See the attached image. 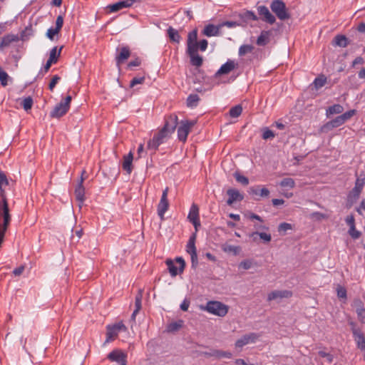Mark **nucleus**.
<instances>
[{"label":"nucleus","mask_w":365,"mask_h":365,"mask_svg":"<svg viewBox=\"0 0 365 365\" xmlns=\"http://www.w3.org/2000/svg\"><path fill=\"white\" fill-rule=\"evenodd\" d=\"M178 124V118L175 114H171L166 117L164 126L148 142V148L155 151L161 144L170 137Z\"/></svg>","instance_id":"f257e3e1"},{"label":"nucleus","mask_w":365,"mask_h":365,"mask_svg":"<svg viewBox=\"0 0 365 365\" xmlns=\"http://www.w3.org/2000/svg\"><path fill=\"white\" fill-rule=\"evenodd\" d=\"M205 310L218 317H224L227 314L228 307L218 301H210L207 302Z\"/></svg>","instance_id":"f03ea898"},{"label":"nucleus","mask_w":365,"mask_h":365,"mask_svg":"<svg viewBox=\"0 0 365 365\" xmlns=\"http://www.w3.org/2000/svg\"><path fill=\"white\" fill-rule=\"evenodd\" d=\"M270 8L279 20L284 21L290 18V14L287 11L286 5L283 1H272L270 4Z\"/></svg>","instance_id":"7ed1b4c3"},{"label":"nucleus","mask_w":365,"mask_h":365,"mask_svg":"<svg viewBox=\"0 0 365 365\" xmlns=\"http://www.w3.org/2000/svg\"><path fill=\"white\" fill-rule=\"evenodd\" d=\"M166 264L170 275L172 277H175L178 274L183 272L185 267V262L182 257H178L175 258V262L172 259H167Z\"/></svg>","instance_id":"20e7f679"},{"label":"nucleus","mask_w":365,"mask_h":365,"mask_svg":"<svg viewBox=\"0 0 365 365\" xmlns=\"http://www.w3.org/2000/svg\"><path fill=\"white\" fill-rule=\"evenodd\" d=\"M365 185V176L364 178H357L354 188L349 192L347 196V202L351 205L359 197L363 187Z\"/></svg>","instance_id":"39448f33"},{"label":"nucleus","mask_w":365,"mask_h":365,"mask_svg":"<svg viewBox=\"0 0 365 365\" xmlns=\"http://www.w3.org/2000/svg\"><path fill=\"white\" fill-rule=\"evenodd\" d=\"M195 120H182L178 128V138L180 141L185 143L191 128L195 125Z\"/></svg>","instance_id":"423d86ee"},{"label":"nucleus","mask_w":365,"mask_h":365,"mask_svg":"<svg viewBox=\"0 0 365 365\" xmlns=\"http://www.w3.org/2000/svg\"><path fill=\"white\" fill-rule=\"evenodd\" d=\"M196 235L192 234L187 243L186 252L190 255L191 266L195 268L198 264L197 249L195 247Z\"/></svg>","instance_id":"0eeeda50"},{"label":"nucleus","mask_w":365,"mask_h":365,"mask_svg":"<svg viewBox=\"0 0 365 365\" xmlns=\"http://www.w3.org/2000/svg\"><path fill=\"white\" fill-rule=\"evenodd\" d=\"M168 187H165L163 190L160 200L158 205V215L161 220H163L164 215L169 207V202L168 200Z\"/></svg>","instance_id":"6e6552de"},{"label":"nucleus","mask_w":365,"mask_h":365,"mask_svg":"<svg viewBox=\"0 0 365 365\" xmlns=\"http://www.w3.org/2000/svg\"><path fill=\"white\" fill-rule=\"evenodd\" d=\"M62 50V47H61L58 50L57 46L53 47L50 51L49 58L47 60L46 63L45 64L43 69L41 70L39 73H42L43 72L46 73L51 68L53 63H56L58 61V57L61 55V52Z\"/></svg>","instance_id":"1a4fd4ad"},{"label":"nucleus","mask_w":365,"mask_h":365,"mask_svg":"<svg viewBox=\"0 0 365 365\" xmlns=\"http://www.w3.org/2000/svg\"><path fill=\"white\" fill-rule=\"evenodd\" d=\"M240 26H245L250 21H257V16L253 11H245L237 14Z\"/></svg>","instance_id":"9d476101"},{"label":"nucleus","mask_w":365,"mask_h":365,"mask_svg":"<svg viewBox=\"0 0 365 365\" xmlns=\"http://www.w3.org/2000/svg\"><path fill=\"white\" fill-rule=\"evenodd\" d=\"M257 12L262 21L269 24H273L275 22V16L269 11L267 6L264 5L259 6L257 7Z\"/></svg>","instance_id":"9b49d317"},{"label":"nucleus","mask_w":365,"mask_h":365,"mask_svg":"<svg viewBox=\"0 0 365 365\" xmlns=\"http://www.w3.org/2000/svg\"><path fill=\"white\" fill-rule=\"evenodd\" d=\"M130 56V51L128 46H121L117 48V54L115 56L116 65L119 68Z\"/></svg>","instance_id":"f8f14e48"},{"label":"nucleus","mask_w":365,"mask_h":365,"mask_svg":"<svg viewBox=\"0 0 365 365\" xmlns=\"http://www.w3.org/2000/svg\"><path fill=\"white\" fill-rule=\"evenodd\" d=\"M187 218L195 227V230L197 231L198 227L200 226V221L199 218V208L196 204L192 205L187 215Z\"/></svg>","instance_id":"ddd939ff"},{"label":"nucleus","mask_w":365,"mask_h":365,"mask_svg":"<svg viewBox=\"0 0 365 365\" xmlns=\"http://www.w3.org/2000/svg\"><path fill=\"white\" fill-rule=\"evenodd\" d=\"M85 173V171H83L81 173V179L75 188V196L76 198V200L79 202V206L81 207V205L83 203L85 200V188L83 187V180L84 178L83 177V174Z\"/></svg>","instance_id":"4468645a"},{"label":"nucleus","mask_w":365,"mask_h":365,"mask_svg":"<svg viewBox=\"0 0 365 365\" xmlns=\"http://www.w3.org/2000/svg\"><path fill=\"white\" fill-rule=\"evenodd\" d=\"M344 123L343 120L341 119V116L338 115L333 120H329L327 123H326L324 125H323L321 127L320 130L322 133H329V131H331V130H333L334 128H338V127L342 125Z\"/></svg>","instance_id":"2eb2a0df"},{"label":"nucleus","mask_w":365,"mask_h":365,"mask_svg":"<svg viewBox=\"0 0 365 365\" xmlns=\"http://www.w3.org/2000/svg\"><path fill=\"white\" fill-rule=\"evenodd\" d=\"M237 67V63H236L233 60L229 59L226 63L221 66L219 70L215 73V76L217 77L221 75L228 74Z\"/></svg>","instance_id":"dca6fc26"},{"label":"nucleus","mask_w":365,"mask_h":365,"mask_svg":"<svg viewBox=\"0 0 365 365\" xmlns=\"http://www.w3.org/2000/svg\"><path fill=\"white\" fill-rule=\"evenodd\" d=\"M258 338V336L255 333H250L242 336L240 339H237L235 342V346L237 348H242L249 343H253Z\"/></svg>","instance_id":"f3484780"},{"label":"nucleus","mask_w":365,"mask_h":365,"mask_svg":"<svg viewBox=\"0 0 365 365\" xmlns=\"http://www.w3.org/2000/svg\"><path fill=\"white\" fill-rule=\"evenodd\" d=\"M292 296V292L289 290H274L271 292L267 295V301L271 302L272 300L289 298Z\"/></svg>","instance_id":"a211bd4d"},{"label":"nucleus","mask_w":365,"mask_h":365,"mask_svg":"<svg viewBox=\"0 0 365 365\" xmlns=\"http://www.w3.org/2000/svg\"><path fill=\"white\" fill-rule=\"evenodd\" d=\"M63 25V18L59 15L56 20V28L51 27L47 30L46 36L50 40H53L54 36L57 34Z\"/></svg>","instance_id":"6ab92c4d"},{"label":"nucleus","mask_w":365,"mask_h":365,"mask_svg":"<svg viewBox=\"0 0 365 365\" xmlns=\"http://www.w3.org/2000/svg\"><path fill=\"white\" fill-rule=\"evenodd\" d=\"M19 41V38L16 34H9L5 35L1 38L0 42V51H3L5 48L10 46L12 43L18 42Z\"/></svg>","instance_id":"aec40b11"},{"label":"nucleus","mask_w":365,"mask_h":365,"mask_svg":"<svg viewBox=\"0 0 365 365\" xmlns=\"http://www.w3.org/2000/svg\"><path fill=\"white\" fill-rule=\"evenodd\" d=\"M134 2L135 0H123L109 5L108 9L110 12H117L120 10H122L123 9L131 6Z\"/></svg>","instance_id":"412c9836"},{"label":"nucleus","mask_w":365,"mask_h":365,"mask_svg":"<svg viewBox=\"0 0 365 365\" xmlns=\"http://www.w3.org/2000/svg\"><path fill=\"white\" fill-rule=\"evenodd\" d=\"M197 30L194 29L188 33L187 40V50H190L191 52L194 49L197 48Z\"/></svg>","instance_id":"4be33fe9"},{"label":"nucleus","mask_w":365,"mask_h":365,"mask_svg":"<svg viewBox=\"0 0 365 365\" xmlns=\"http://www.w3.org/2000/svg\"><path fill=\"white\" fill-rule=\"evenodd\" d=\"M68 108H66L64 105L59 103L56 105L50 113V117L52 118H59L68 111Z\"/></svg>","instance_id":"5701e85b"},{"label":"nucleus","mask_w":365,"mask_h":365,"mask_svg":"<svg viewBox=\"0 0 365 365\" xmlns=\"http://www.w3.org/2000/svg\"><path fill=\"white\" fill-rule=\"evenodd\" d=\"M227 194L229 196L227 200L228 205H232L236 201H242L244 198L243 195L236 189L230 188L227 190Z\"/></svg>","instance_id":"b1692460"},{"label":"nucleus","mask_w":365,"mask_h":365,"mask_svg":"<svg viewBox=\"0 0 365 365\" xmlns=\"http://www.w3.org/2000/svg\"><path fill=\"white\" fill-rule=\"evenodd\" d=\"M126 358L127 355L119 349H115L108 355V359L109 360L118 363L126 361Z\"/></svg>","instance_id":"393cba45"},{"label":"nucleus","mask_w":365,"mask_h":365,"mask_svg":"<svg viewBox=\"0 0 365 365\" xmlns=\"http://www.w3.org/2000/svg\"><path fill=\"white\" fill-rule=\"evenodd\" d=\"M187 53L190 58V63L192 66L200 67L202 65V57L197 53V48L194 49L192 52L190 50H187Z\"/></svg>","instance_id":"a878e982"},{"label":"nucleus","mask_w":365,"mask_h":365,"mask_svg":"<svg viewBox=\"0 0 365 365\" xmlns=\"http://www.w3.org/2000/svg\"><path fill=\"white\" fill-rule=\"evenodd\" d=\"M353 336L355 341L357 344L358 348L361 350H365V337L364 334L357 329H352Z\"/></svg>","instance_id":"bb28decb"},{"label":"nucleus","mask_w":365,"mask_h":365,"mask_svg":"<svg viewBox=\"0 0 365 365\" xmlns=\"http://www.w3.org/2000/svg\"><path fill=\"white\" fill-rule=\"evenodd\" d=\"M133 160V155L131 151L128 155H125L123 156L122 168L128 175H130L133 170V165H132Z\"/></svg>","instance_id":"cd10ccee"},{"label":"nucleus","mask_w":365,"mask_h":365,"mask_svg":"<svg viewBox=\"0 0 365 365\" xmlns=\"http://www.w3.org/2000/svg\"><path fill=\"white\" fill-rule=\"evenodd\" d=\"M248 192L252 195H257L262 197H267L269 195V190L266 187L259 188V186L250 187Z\"/></svg>","instance_id":"c85d7f7f"},{"label":"nucleus","mask_w":365,"mask_h":365,"mask_svg":"<svg viewBox=\"0 0 365 365\" xmlns=\"http://www.w3.org/2000/svg\"><path fill=\"white\" fill-rule=\"evenodd\" d=\"M220 29V24L217 26L213 24H208L204 28L202 34L208 37L215 36L219 34Z\"/></svg>","instance_id":"c756f323"},{"label":"nucleus","mask_w":365,"mask_h":365,"mask_svg":"<svg viewBox=\"0 0 365 365\" xmlns=\"http://www.w3.org/2000/svg\"><path fill=\"white\" fill-rule=\"evenodd\" d=\"M349 43V39L344 35H336L332 41V44L336 46H339L341 48L346 47Z\"/></svg>","instance_id":"7c9ffc66"},{"label":"nucleus","mask_w":365,"mask_h":365,"mask_svg":"<svg viewBox=\"0 0 365 365\" xmlns=\"http://www.w3.org/2000/svg\"><path fill=\"white\" fill-rule=\"evenodd\" d=\"M167 34L170 41L179 43L181 40V36L179 34L178 30L175 29L172 26H169L167 30Z\"/></svg>","instance_id":"2f4dec72"},{"label":"nucleus","mask_w":365,"mask_h":365,"mask_svg":"<svg viewBox=\"0 0 365 365\" xmlns=\"http://www.w3.org/2000/svg\"><path fill=\"white\" fill-rule=\"evenodd\" d=\"M205 355L209 356H215L217 358L225 357V358H227V359H231L232 356V354L231 352L221 351V350H213L211 352H205Z\"/></svg>","instance_id":"473e14b6"},{"label":"nucleus","mask_w":365,"mask_h":365,"mask_svg":"<svg viewBox=\"0 0 365 365\" xmlns=\"http://www.w3.org/2000/svg\"><path fill=\"white\" fill-rule=\"evenodd\" d=\"M344 111V107L340 104H334L331 106H329L326 110L327 117L329 118V115L334 114H341Z\"/></svg>","instance_id":"72a5a7b5"},{"label":"nucleus","mask_w":365,"mask_h":365,"mask_svg":"<svg viewBox=\"0 0 365 365\" xmlns=\"http://www.w3.org/2000/svg\"><path fill=\"white\" fill-rule=\"evenodd\" d=\"M269 32L267 31H262L260 35L257 37L256 43L258 46H265L269 41Z\"/></svg>","instance_id":"f704fd0d"},{"label":"nucleus","mask_w":365,"mask_h":365,"mask_svg":"<svg viewBox=\"0 0 365 365\" xmlns=\"http://www.w3.org/2000/svg\"><path fill=\"white\" fill-rule=\"evenodd\" d=\"M200 97L197 94H190L187 98V106L189 108H195L197 106Z\"/></svg>","instance_id":"c9c22d12"},{"label":"nucleus","mask_w":365,"mask_h":365,"mask_svg":"<svg viewBox=\"0 0 365 365\" xmlns=\"http://www.w3.org/2000/svg\"><path fill=\"white\" fill-rule=\"evenodd\" d=\"M253 49V46L250 44H243L239 48L238 54L240 56H244L245 54L251 53Z\"/></svg>","instance_id":"e433bc0d"},{"label":"nucleus","mask_w":365,"mask_h":365,"mask_svg":"<svg viewBox=\"0 0 365 365\" xmlns=\"http://www.w3.org/2000/svg\"><path fill=\"white\" fill-rule=\"evenodd\" d=\"M182 323L183 322L182 320L170 323L167 327L168 331L174 332L178 331L182 327Z\"/></svg>","instance_id":"4c0bfd02"},{"label":"nucleus","mask_w":365,"mask_h":365,"mask_svg":"<svg viewBox=\"0 0 365 365\" xmlns=\"http://www.w3.org/2000/svg\"><path fill=\"white\" fill-rule=\"evenodd\" d=\"M241 248L239 246H234L231 245H225L223 247V251L225 252L232 253L234 255H237L240 252Z\"/></svg>","instance_id":"58836bf2"},{"label":"nucleus","mask_w":365,"mask_h":365,"mask_svg":"<svg viewBox=\"0 0 365 365\" xmlns=\"http://www.w3.org/2000/svg\"><path fill=\"white\" fill-rule=\"evenodd\" d=\"M242 112V107L241 105H236L235 106L231 108L229 111L230 115L232 118H237L239 117Z\"/></svg>","instance_id":"ea45409f"},{"label":"nucleus","mask_w":365,"mask_h":365,"mask_svg":"<svg viewBox=\"0 0 365 365\" xmlns=\"http://www.w3.org/2000/svg\"><path fill=\"white\" fill-rule=\"evenodd\" d=\"M279 185L282 187L293 188L295 186V182L291 178H286L281 180Z\"/></svg>","instance_id":"a19ab883"},{"label":"nucleus","mask_w":365,"mask_h":365,"mask_svg":"<svg viewBox=\"0 0 365 365\" xmlns=\"http://www.w3.org/2000/svg\"><path fill=\"white\" fill-rule=\"evenodd\" d=\"M326 82V77L324 76H320L314 79L313 83L316 89H319L325 85Z\"/></svg>","instance_id":"79ce46f5"},{"label":"nucleus","mask_w":365,"mask_h":365,"mask_svg":"<svg viewBox=\"0 0 365 365\" xmlns=\"http://www.w3.org/2000/svg\"><path fill=\"white\" fill-rule=\"evenodd\" d=\"M106 332V342L112 341L118 334L115 331L111 326H108Z\"/></svg>","instance_id":"37998d69"},{"label":"nucleus","mask_w":365,"mask_h":365,"mask_svg":"<svg viewBox=\"0 0 365 365\" xmlns=\"http://www.w3.org/2000/svg\"><path fill=\"white\" fill-rule=\"evenodd\" d=\"M356 110L351 109L340 115L344 123L351 119L354 115L356 114Z\"/></svg>","instance_id":"c03bdc74"},{"label":"nucleus","mask_w":365,"mask_h":365,"mask_svg":"<svg viewBox=\"0 0 365 365\" xmlns=\"http://www.w3.org/2000/svg\"><path fill=\"white\" fill-rule=\"evenodd\" d=\"M22 106H23L24 109L26 111H28L29 110H30L33 106L32 98L30 96L25 98L22 101Z\"/></svg>","instance_id":"a18cd8bd"},{"label":"nucleus","mask_w":365,"mask_h":365,"mask_svg":"<svg viewBox=\"0 0 365 365\" xmlns=\"http://www.w3.org/2000/svg\"><path fill=\"white\" fill-rule=\"evenodd\" d=\"M9 76L6 71H4L2 68L0 66V82L1 84L4 86L8 84V79Z\"/></svg>","instance_id":"49530a36"},{"label":"nucleus","mask_w":365,"mask_h":365,"mask_svg":"<svg viewBox=\"0 0 365 365\" xmlns=\"http://www.w3.org/2000/svg\"><path fill=\"white\" fill-rule=\"evenodd\" d=\"M255 235H259L260 239L264 240L265 242H269L272 240L270 234H267L265 232H254L252 233L251 236H254Z\"/></svg>","instance_id":"de8ad7c7"},{"label":"nucleus","mask_w":365,"mask_h":365,"mask_svg":"<svg viewBox=\"0 0 365 365\" xmlns=\"http://www.w3.org/2000/svg\"><path fill=\"white\" fill-rule=\"evenodd\" d=\"M348 233L349 235L351 236V237L354 240H357L359 239L361 235V232H359V230H357L356 229V227H351V229H349L348 230Z\"/></svg>","instance_id":"09e8293b"},{"label":"nucleus","mask_w":365,"mask_h":365,"mask_svg":"<svg viewBox=\"0 0 365 365\" xmlns=\"http://www.w3.org/2000/svg\"><path fill=\"white\" fill-rule=\"evenodd\" d=\"M235 178L238 182H240L244 185H247L249 183L248 178L244 175H240V173H236L235 174Z\"/></svg>","instance_id":"8fccbe9b"},{"label":"nucleus","mask_w":365,"mask_h":365,"mask_svg":"<svg viewBox=\"0 0 365 365\" xmlns=\"http://www.w3.org/2000/svg\"><path fill=\"white\" fill-rule=\"evenodd\" d=\"M274 137V133L272 130H271L268 128H265L263 130V133H262V138L263 139H264V140L272 139Z\"/></svg>","instance_id":"3c124183"},{"label":"nucleus","mask_w":365,"mask_h":365,"mask_svg":"<svg viewBox=\"0 0 365 365\" xmlns=\"http://www.w3.org/2000/svg\"><path fill=\"white\" fill-rule=\"evenodd\" d=\"M60 80H61L60 76H58V75L53 76L51 78V82L49 83L48 89L51 91H53L56 85L59 82Z\"/></svg>","instance_id":"603ef678"},{"label":"nucleus","mask_w":365,"mask_h":365,"mask_svg":"<svg viewBox=\"0 0 365 365\" xmlns=\"http://www.w3.org/2000/svg\"><path fill=\"white\" fill-rule=\"evenodd\" d=\"M207 45L208 42L206 39L200 40L197 43V51H198V50H200L201 51H206Z\"/></svg>","instance_id":"864d4df0"},{"label":"nucleus","mask_w":365,"mask_h":365,"mask_svg":"<svg viewBox=\"0 0 365 365\" xmlns=\"http://www.w3.org/2000/svg\"><path fill=\"white\" fill-rule=\"evenodd\" d=\"M227 26L228 28H234L240 26L237 21H226L220 24V27Z\"/></svg>","instance_id":"5fc2aeb1"},{"label":"nucleus","mask_w":365,"mask_h":365,"mask_svg":"<svg viewBox=\"0 0 365 365\" xmlns=\"http://www.w3.org/2000/svg\"><path fill=\"white\" fill-rule=\"evenodd\" d=\"M336 292H337V297L339 299H346V289L344 287L338 286V287L336 289Z\"/></svg>","instance_id":"6e6d98bb"},{"label":"nucleus","mask_w":365,"mask_h":365,"mask_svg":"<svg viewBox=\"0 0 365 365\" xmlns=\"http://www.w3.org/2000/svg\"><path fill=\"white\" fill-rule=\"evenodd\" d=\"M145 81V77H135L130 82V87L133 88L137 84H142Z\"/></svg>","instance_id":"4d7b16f0"},{"label":"nucleus","mask_w":365,"mask_h":365,"mask_svg":"<svg viewBox=\"0 0 365 365\" xmlns=\"http://www.w3.org/2000/svg\"><path fill=\"white\" fill-rule=\"evenodd\" d=\"M311 218L317 220H322L323 219L327 218V215L325 214H323L319 212H314L310 215Z\"/></svg>","instance_id":"13d9d810"},{"label":"nucleus","mask_w":365,"mask_h":365,"mask_svg":"<svg viewBox=\"0 0 365 365\" xmlns=\"http://www.w3.org/2000/svg\"><path fill=\"white\" fill-rule=\"evenodd\" d=\"M345 222H346V225L349 227V229H351V227H356L355 219H354V217L353 215H348L345 218Z\"/></svg>","instance_id":"bf43d9fd"},{"label":"nucleus","mask_w":365,"mask_h":365,"mask_svg":"<svg viewBox=\"0 0 365 365\" xmlns=\"http://www.w3.org/2000/svg\"><path fill=\"white\" fill-rule=\"evenodd\" d=\"M252 262L250 259L243 260L240 263L239 267L244 269H249L252 267Z\"/></svg>","instance_id":"052dcab7"},{"label":"nucleus","mask_w":365,"mask_h":365,"mask_svg":"<svg viewBox=\"0 0 365 365\" xmlns=\"http://www.w3.org/2000/svg\"><path fill=\"white\" fill-rule=\"evenodd\" d=\"M142 295L141 294H138L135 299V309L136 312H139L141 309Z\"/></svg>","instance_id":"680f3d73"},{"label":"nucleus","mask_w":365,"mask_h":365,"mask_svg":"<svg viewBox=\"0 0 365 365\" xmlns=\"http://www.w3.org/2000/svg\"><path fill=\"white\" fill-rule=\"evenodd\" d=\"M318 354L319 356L322 357V358H326L327 361L329 362V363H331L332 361H333V356L331 354H329V353H327L324 351H319L318 352Z\"/></svg>","instance_id":"e2e57ef3"},{"label":"nucleus","mask_w":365,"mask_h":365,"mask_svg":"<svg viewBox=\"0 0 365 365\" xmlns=\"http://www.w3.org/2000/svg\"><path fill=\"white\" fill-rule=\"evenodd\" d=\"M291 229H292L291 224L287 223V222H282V223L279 224V225L278 227L279 232H286Z\"/></svg>","instance_id":"0e129e2a"},{"label":"nucleus","mask_w":365,"mask_h":365,"mask_svg":"<svg viewBox=\"0 0 365 365\" xmlns=\"http://www.w3.org/2000/svg\"><path fill=\"white\" fill-rule=\"evenodd\" d=\"M356 312L359 320L362 323H365V309L364 308H358Z\"/></svg>","instance_id":"69168bd1"},{"label":"nucleus","mask_w":365,"mask_h":365,"mask_svg":"<svg viewBox=\"0 0 365 365\" xmlns=\"http://www.w3.org/2000/svg\"><path fill=\"white\" fill-rule=\"evenodd\" d=\"M113 327V329L116 331V332L118 334L120 331L121 330H123V331H125L127 329H126V327L122 323V322H120L118 324H116L113 326H111Z\"/></svg>","instance_id":"338daca9"},{"label":"nucleus","mask_w":365,"mask_h":365,"mask_svg":"<svg viewBox=\"0 0 365 365\" xmlns=\"http://www.w3.org/2000/svg\"><path fill=\"white\" fill-rule=\"evenodd\" d=\"M141 63V61L140 58H136L135 60L133 61H131L128 63V68H133V67H135V66H139Z\"/></svg>","instance_id":"774afa93"}]
</instances>
